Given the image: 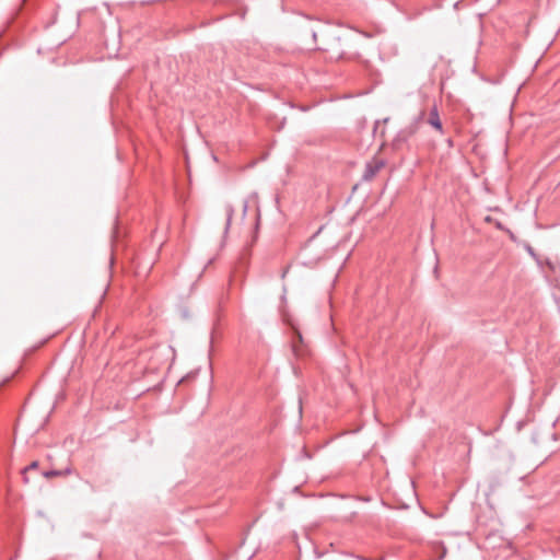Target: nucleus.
Returning <instances> with one entry per match:
<instances>
[{
	"instance_id": "obj_1",
	"label": "nucleus",
	"mask_w": 560,
	"mask_h": 560,
	"mask_svg": "<svg viewBox=\"0 0 560 560\" xmlns=\"http://www.w3.org/2000/svg\"><path fill=\"white\" fill-rule=\"evenodd\" d=\"M141 360L148 362L145 366V375L149 377L151 373L164 371L170 366L174 359L173 349L167 345H158L141 353Z\"/></svg>"
},
{
	"instance_id": "obj_2",
	"label": "nucleus",
	"mask_w": 560,
	"mask_h": 560,
	"mask_svg": "<svg viewBox=\"0 0 560 560\" xmlns=\"http://www.w3.org/2000/svg\"><path fill=\"white\" fill-rule=\"evenodd\" d=\"M202 382V383H212V372L210 364L205 366L203 369L198 368L195 371L189 372L184 377H182L176 385H182L183 383H192V382Z\"/></svg>"
},
{
	"instance_id": "obj_3",
	"label": "nucleus",
	"mask_w": 560,
	"mask_h": 560,
	"mask_svg": "<svg viewBox=\"0 0 560 560\" xmlns=\"http://www.w3.org/2000/svg\"><path fill=\"white\" fill-rule=\"evenodd\" d=\"M384 166L385 161L382 158H373L366 163L362 178L364 180H372Z\"/></svg>"
},
{
	"instance_id": "obj_4",
	"label": "nucleus",
	"mask_w": 560,
	"mask_h": 560,
	"mask_svg": "<svg viewBox=\"0 0 560 560\" xmlns=\"http://www.w3.org/2000/svg\"><path fill=\"white\" fill-rule=\"evenodd\" d=\"M292 351L296 358H305L310 355V349L307 345L304 342V339L300 331H295V337L292 340Z\"/></svg>"
},
{
	"instance_id": "obj_5",
	"label": "nucleus",
	"mask_w": 560,
	"mask_h": 560,
	"mask_svg": "<svg viewBox=\"0 0 560 560\" xmlns=\"http://www.w3.org/2000/svg\"><path fill=\"white\" fill-rule=\"evenodd\" d=\"M72 472H73L72 467L71 466H67L65 469H61V470H57V469L45 470V471L42 472V475L46 479H51V478H55V477L70 476V475H72Z\"/></svg>"
},
{
	"instance_id": "obj_6",
	"label": "nucleus",
	"mask_w": 560,
	"mask_h": 560,
	"mask_svg": "<svg viewBox=\"0 0 560 560\" xmlns=\"http://www.w3.org/2000/svg\"><path fill=\"white\" fill-rule=\"evenodd\" d=\"M429 124L435 128L436 130H439L440 132L443 131V128H442V122H441V119H440V116H439V112H438V108L436 106H433L431 112H430V116H429Z\"/></svg>"
},
{
	"instance_id": "obj_7",
	"label": "nucleus",
	"mask_w": 560,
	"mask_h": 560,
	"mask_svg": "<svg viewBox=\"0 0 560 560\" xmlns=\"http://www.w3.org/2000/svg\"><path fill=\"white\" fill-rule=\"evenodd\" d=\"M38 467H39V463L37 460H34L28 466L23 468V470H22V478H23L24 483H28L30 482V478H28L27 474L30 471H32V470H37Z\"/></svg>"
},
{
	"instance_id": "obj_8",
	"label": "nucleus",
	"mask_w": 560,
	"mask_h": 560,
	"mask_svg": "<svg viewBox=\"0 0 560 560\" xmlns=\"http://www.w3.org/2000/svg\"><path fill=\"white\" fill-rule=\"evenodd\" d=\"M233 213H234V210L232 207H229L228 209V218H226V229H229L230 224H231V221H232V218H233Z\"/></svg>"
},
{
	"instance_id": "obj_9",
	"label": "nucleus",
	"mask_w": 560,
	"mask_h": 560,
	"mask_svg": "<svg viewBox=\"0 0 560 560\" xmlns=\"http://www.w3.org/2000/svg\"><path fill=\"white\" fill-rule=\"evenodd\" d=\"M408 492H409V497L412 499L415 497V490L411 486L408 487Z\"/></svg>"
},
{
	"instance_id": "obj_10",
	"label": "nucleus",
	"mask_w": 560,
	"mask_h": 560,
	"mask_svg": "<svg viewBox=\"0 0 560 560\" xmlns=\"http://www.w3.org/2000/svg\"><path fill=\"white\" fill-rule=\"evenodd\" d=\"M163 383H164V380L162 378V380H159L154 385L161 386V385H163Z\"/></svg>"
},
{
	"instance_id": "obj_11",
	"label": "nucleus",
	"mask_w": 560,
	"mask_h": 560,
	"mask_svg": "<svg viewBox=\"0 0 560 560\" xmlns=\"http://www.w3.org/2000/svg\"><path fill=\"white\" fill-rule=\"evenodd\" d=\"M8 382H9V380H4V381L0 382V386L5 385V383H8Z\"/></svg>"
},
{
	"instance_id": "obj_12",
	"label": "nucleus",
	"mask_w": 560,
	"mask_h": 560,
	"mask_svg": "<svg viewBox=\"0 0 560 560\" xmlns=\"http://www.w3.org/2000/svg\"><path fill=\"white\" fill-rule=\"evenodd\" d=\"M385 147V141H382L380 144V149H383Z\"/></svg>"
},
{
	"instance_id": "obj_13",
	"label": "nucleus",
	"mask_w": 560,
	"mask_h": 560,
	"mask_svg": "<svg viewBox=\"0 0 560 560\" xmlns=\"http://www.w3.org/2000/svg\"><path fill=\"white\" fill-rule=\"evenodd\" d=\"M377 128H380V122H378V121L376 122L375 130H376Z\"/></svg>"
}]
</instances>
